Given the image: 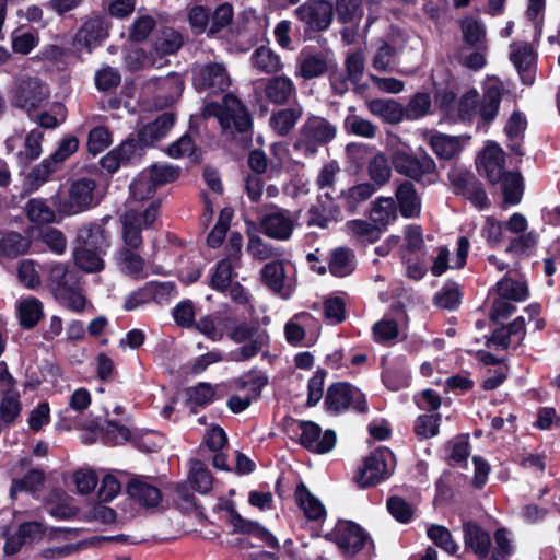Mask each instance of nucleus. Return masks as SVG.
Masks as SVG:
<instances>
[{"label": "nucleus", "instance_id": "f03ea898", "mask_svg": "<svg viewBox=\"0 0 560 560\" xmlns=\"http://www.w3.org/2000/svg\"><path fill=\"white\" fill-rule=\"evenodd\" d=\"M386 150L393 167L399 175L427 185L439 179L435 161L423 149L415 153L408 142L396 135H390L386 140Z\"/></svg>", "mask_w": 560, "mask_h": 560}, {"label": "nucleus", "instance_id": "774afa93", "mask_svg": "<svg viewBox=\"0 0 560 560\" xmlns=\"http://www.w3.org/2000/svg\"><path fill=\"white\" fill-rule=\"evenodd\" d=\"M495 546L491 552L490 560H508L513 552V545L505 529L500 528L494 533Z\"/></svg>", "mask_w": 560, "mask_h": 560}, {"label": "nucleus", "instance_id": "2f4dec72", "mask_svg": "<svg viewBox=\"0 0 560 560\" xmlns=\"http://www.w3.org/2000/svg\"><path fill=\"white\" fill-rule=\"evenodd\" d=\"M493 292L516 303L525 301L529 295L526 281L521 278H512L509 275L495 283Z\"/></svg>", "mask_w": 560, "mask_h": 560}, {"label": "nucleus", "instance_id": "4468645a", "mask_svg": "<svg viewBox=\"0 0 560 560\" xmlns=\"http://www.w3.org/2000/svg\"><path fill=\"white\" fill-rule=\"evenodd\" d=\"M194 86L199 90L212 92L224 91L230 85L229 74L221 63H207L196 66L192 72Z\"/></svg>", "mask_w": 560, "mask_h": 560}, {"label": "nucleus", "instance_id": "37998d69", "mask_svg": "<svg viewBox=\"0 0 560 560\" xmlns=\"http://www.w3.org/2000/svg\"><path fill=\"white\" fill-rule=\"evenodd\" d=\"M261 277L272 291L285 295V271L282 261L276 260L266 264L261 270Z\"/></svg>", "mask_w": 560, "mask_h": 560}, {"label": "nucleus", "instance_id": "f704fd0d", "mask_svg": "<svg viewBox=\"0 0 560 560\" xmlns=\"http://www.w3.org/2000/svg\"><path fill=\"white\" fill-rule=\"evenodd\" d=\"M390 158L383 152L373 155L368 162V174L377 187L386 185L392 177Z\"/></svg>", "mask_w": 560, "mask_h": 560}, {"label": "nucleus", "instance_id": "338daca9", "mask_svg": "<svg viewBox=\"0 0 560 560\" xmlns=\"http://www.w3.org/2000/svg\"><path fill=\"white\" fill-rule=\"evenodd\" d=\"M345 126L347 130L359 137L372 139L376 135V127L371 121L357 115L348 116Z\"/></svg>", "mask_w": 560, "mask_h": 560}, {"label": "nucleus", "instance_id": "412c9836", "mask_svg": "<svg viewBox=\"0 0 560 560\" xmlns=\"http://www.w3.org/2000/svg\"><path fill=\"white\" fill-rule=\"evenodd\" d=\"M465 549L474 552L479 559H486L491 550V537L487 530L474 522L463 525Z\"/></svg>", "mask_w": 560, "mask_h": 560}, {"label": "nucleus", "instance_id": "5fc2aeb1", "mask_svg": "<svg viewBox=\"0 0 560 560\" xmlns=\"http://www.w3.org/2000/svg\"><path fill=\"white\" fill-rule=\"evenodd\" d=\"M486 45L464 47L459 52V62L472 70H479L486 65Z\"/></svg>", "mask_w": 560, "mask_h": 560}, {"label": "nucleus", "instance_id": "2eb2a0df", "mask_svg": "<svg viewBox=\"0 0 560 560\" xmlns=\"http://www.w3.org/2000/svg\"><path fill=\"white\" fill-rule=\"evenodd\" d=\"M175 295V285L172 282H150L131 292L125 300L126 311H133L151 301L162 303Z\"/></svg>", "mask_w": 560, "mask_h": 560}, {"label": "nucleus", "instance_id": "393cba45", "mask_svg": "<svg viewBox=\"0 0 560 560\" xmlns=\"http://www.w3.org/2000/svg\"><path fill=\"white\" fill-rule=\"evenodd\" d=\"M174 116L163 113L154 121L144 125L138 132L141 145H152L162 140L174 125Z\"/></svg>", "mask_w": 560, "mask_h": 560}, {"label": "nucleus", "instance_id": "ea45409f", "mask_svg": "<svg viewBox=\"0 0 560 560\" xmlns=\"http://www.w3.org/2000/svg\"><path fill=\"white\" fill-rule=\"evenodd\" d=\"M371 220L378 226H386L397 219V208L392 197H380L371 209Z\"/></svg>", "mask_w": 560, "mask_h": 560}, {"label": "nucleus", "instance_id": "7c9ffc66", "mask_svg": "<svg viewBox=\"0 0 560 560\" xmlns=\"http://www.w3.org/2000/svg\"><path fill=\"white\" fill-rule=\"evenodd\" d=\"M368 108L388 124H398L405 118V107L395 100L375 98L368 103Z\"/></svg>", "mask_w": 560, "mask_h": 560}, {"label": "nucleus", "instance_id": "f257e3e1", "mask_svg": "<svg viewBox=\"0 0 560 560\" xmlns=\"http://www.w3.org/2000/svg\"><path fill=\"white\" fill-rule=\"evenodd\" d=\"M160 200H153L143 210H137L128 205V209L121 215L124 246L118 252L117 264L120 270L135 278H143L144 259L136 253L141 246V231L150 228L158 218Z\"/></svg>", "mask_w": 560, "mask_h": 560}, {"label": "nucleus", "instance_id": "5701e85b", "mask_svg": "<svg viewBox=\"0 0 560 560\" xmlns=\"http://www.w3.org/2000/svg\"><path fill=\"white\" fill-rule=\"evenodd\" d=\"M525 334V319L520 316L508 326L497 328L492 334L491 343L500 349L516 348L521 345Z\"/></svg>", "mask_w": 560, "mask_h": 560}, {"label": "nucleus", "instance_id": "6ab92c4d", "mask_svg": "<svg viewBox=\"0 0 560 560\" xmlns=\"http://www.w3.org/2000/svg\"><path fill=\"white\" fill-rule=\"evenodd\" d=\"M402 46V35L399 33L392 34L378 46L372 60L373 68L383 72H392L396 67Z\"/></svg>", "mask_w": 560, "mask_h": 560}, {"label": "nucleus", "instance_id": "39448f33", "mask_svg": "<svg viewBox=\"0 0 560 560\" xmlns=\"http://www.w3.org/2000/svg\"><path fill=\"white\" fill-rule=\"evenodd\" d=\"M228 337L235 343L242 346L230 353L231 360L241 362L247 361L269 347L270 337L268 331L255 323H237L228 331Z\"/></svg>", "mask_w": 560, "mask_h": 560}, {"label": "nucleus", "instance_id": "ddd939ff", "mask_svg": "<svg viewBox=\"0 0 560 560\" xmlns=\"http://www.w3.org/2000/svg\"><path fill=\"white\" fill-rule=\"evenodd\" d=\"M300 431V443L306 450L325 454L330 452L336 445V434L331 430L322 431V428L312 421H300L298 423Z\"/></svg>", "mask_w": 560, "mask_h": 560}, {"label": "nucleus", "instance_id": "c9c22d12", "mask_svg": "<svg viewBox=\"0 0 560 560\" xmlns=\"http://www.w3.org/2000/svg\"><path fill=\"white\" fill-rule=\"evenodd\" d=\"M16 311L20 324L25 329L36 326L44 314L42 302L33 296L19 301L16 304Z\"/></svg>", "mask_w": 560, "mask_h": 560}, {"label": "nucleus", "instance_id": "dca6fc26", "mask_svg": "<svg viewBox=\"0 0 560 560\" xmlns=\"http://www.w3.org/2000/svg\"><path fill=\"white\" fill-rule=\"evenodd\" d=\"M299 215L285 209H276L267 213L261 220L266 235L279 241H288L295 226Z\"/></svg>", "mask_w": 560, "mask_h": 560}, {"label": "nucleus", "instance_id": "b1692460", "mask_svg": "<svg viewBox=\"0 0 560 560\" xmlns=\"http://www.w3.org/2000/svg\"><path fill=\"white\" fill-rule=\"evenodd\" d=\"M266 98L276 105H283L296 96L294 82L285 75H275L268 79L264 86Z\"/></svg>", "mask_w": 560, "mask_h": 560}, {"label": "nucleus", "instance_id": "7ed1b4c3", "mask_svg": "<svg viewBox=\"0 0 560 560\" xmlns=\"http://www.w3.org/2000/svg\"><path fill=\"white\" fill-rule=\"evenodd\" d=\"M73 259L84 272H98L104 268L103 256L109 247L108 235L98 224L81 228L77 234Z\"/></svg>", "mask_w": 560, "mask_h": 560}, {"label": "nucleus", "instance_id": "f8f14e48", "mask_svg": "<svg viewBox=\"0 0 560 560\" xmlns=\"http://www.w3.org/2000/svg\"><path fill=\"white\" fill-rule=\"evenodd\" d=\"M325 404L329 410L339 412L349 407H352L359 412L366 410V401L363 393L348 384L336 383L331 385L326 395Z\"/></svg>", "mask_w": 560, "mask_h": 560}, {"label": "nucleus", "instance_id": "4be33fe9", "mask_svg": "<svg viewBox=\"0 0 560 560\" xmlns=\"http://www.w3.org/2000/svg\"><path fill=\"white\" fill-rule=\"evenodd\" d=\"M127 491L135 501L147 509L158 506L162 500L160 489L145 478L131 479Z\"/></svg>", "mask_w": 560, "mask_h": 560}, {"label": "nucleus", "instance_id": "680f3d73", "mask_svg": "<svg viewBox=\"0 0 560 560\" xmlns=\"http://www.w3.org/2000/svg\"><path fill=\"white\" fill-rule=\"evenodd\" d=\"M376 189V186L372 183H360L350 187L345 195L347 206L354 209L359 203L370 199Z\"/></svg>", "mask_w": 560, "mask_h": 560}, {"label": "nucleus", "instance_id": "bb28decb", "mask_svg": "<svg viewBox=\"0 0 560 560\" xmlns=\"http://www.w3.org/2000/svg\"><path fill=\"white\" fill-rule=\"evenodd\" d=\"M107 36V27L98 19L88 20L75 35V44L80 48H86L89 51Z\"/></svg>", "mask_w": 560, "mask_h": 560}, {"label": "nucleus", "instance_id": "69168bd1", "mask_svg": "<svg viewBox=\"0 0 560 560\" xmlns=\"http://www.w3.org/2000/svg\"><path fill=\"white\" fill-rule=\"evenodd\" d=\"M232 283V264L228 259L220 260L211 275V287L218 291H224Z\"/></svg>", "mask_w": 560, "mask_h": 560}, {"label": "nucleus", "instance_id": "72a5a7b5", "mask_svg": "<svg viewBox=\"0 0 560 560\" xmlns=\"http://www.w3.org/2000/svg\"><path fill=\"white\" fill-rule=\"evenodd\" d=\"M464 140L463 137L434 133L430 137L429 144L439 158L448 160L462 150Z\"/></svg>", "mask_w": 560, "mask_h": 560}, {"label": "nucleus", "instance_id": "3c124183", "mask_svg": "<svg viewBox=\"0 0 560 560\" xmlns=\"http://www.w3.org/2000/svg\"><path fill=\"white\" fill-rule=\"evenodd\" d=\"M226 319L223 317L205 316L196 323L197 330L212 341L224 337Z\"/></svg>", "mask_w": 560, "mask_h": 560}, {"label": "nucleus", "instance_id": "4c0bfd02", "mask_svg": "<svg viewBox=\"0 0 560 560\" xmlns=\"http://www.w3.org/2000/svg\"><path fill=\"white\" fill-rule=\"evenodd\" d=\"M55 296L62 306L75 313L82 312L88 303L78 280L73 284L57 289Z\"/></svg>", "mask_w": 560, "mask_h": 560}, {"label": "nucleus", "instance_id": "a878e982", "mask_svg": "<svg viewBox=\"0 0 560 560\" xmlns=\"http://www.w3.org/2000/svg\"><path fill=\"white\" fill-rule=\"evenodd\" d=\"M228 522L234 533L248 534L264 540L269 547H278L277 538L258 523L245 520L234 511L230 513Z\"/></svg>", "mask_w": 560, "mask_h": 560}, {"label": "nucleus", "instance_id": "49530a36", "mask_svg": "<svg viewBox=\"0 0 560 560\" xmlns=\"http://www.w3.org/2000/svg\"><path fill=\"white\" fill-rule=\"evenodd\" d=\"M182 45V35L172 28H165L159 33L154 40V52L162 58L165 55L176 52Z\"/></svg>", "mask_w": 560, "mask_h": 560}, {"label": "nucleus", "instance_id": "c756f323", "mask_svg": "<svg viewBox=\"0 0 560 560\" xmlns=\"http://www.w3.org/2000/svg\"><path fill=\"white\" fill-rule=\"evenodd\" d=\"M295 501L310 521H320L326 516V510L318 498L313 495L304 483L295 489Z\"/></svg>", "mask_w": 560, "mask_h": 560}, {"label": "nucleus", "instance_id": "0e129e2a", "mask_svg": "<svg viewBox=\"0 0 560 560\" xmlns=\"http://www.w3.org/2000/svg\"><path fill=\"white\" fill-rule=\"evenodd\" d=\"M410 371L400 365L395 369H387L383 374V382L390 390H399L409 385Z\"/></svg>", "mask_w": 560, "mask_h": 560}, {"label": "nucleus", "instance_id": "6e6552de", "mask_svg": "<svg viewBox=\"0 0 560 560\" xmlns=\"http://www.w3.org/2000/svg\"><path fill=\"white\" fill-rule=\"evenodd\" d=\"M326 537L335 542L346 557L350 558L363 550L370 556L374 548L369 534L351 521H338Z\"/></svg>", "mask_w": 560, "mask_h": 560}, {"label": "nucleus", "instance_id": "cd10ccee", "mask_svg": "<svg viewBox=\"0 0 560 560\" xmlns=\"http://www.w3.org/2000/svg\"><path fill=\"white\" fill-rule=\"evenodd\" d=\"M396 199L402 217H418L421 211V200L417 194L415 185L409 180H404L396 189Z\"/></svg>", "mask_w": 560, "mask_h": 560}, {"label": "nucleus", "instance_id": "f3484780", "mask_svg": "<svg viewBox=\"0 0 560 560\" xmlns=\"http://www.w3.org/2000/svg\"><path fill=\"white\" fill-rule=\"evenodd\" d=\"M295 15L313 31L327 28L332 20V4L325 0L308 1L295 10Z\"/></svg>", "mask_w": 560, "mask_h": 560}, {"label": "nucleus", "instance_id": "20e7f679", "mask_svg": "<svg viewBox=\"0 0 560 560\" xmlns=\"http://www.w3.org/2000/svg\"><path fill=\"white\" fill-rule=\"evenodd\" d=\"M501 98L502 84L499 81H489L486 84L482 98L476 90H469L458 101V118L463 121H471L480 117L482 125H487L497 117Z\"/></svg>", "mask_w": 560, "mask_h": 560}, {"label": "nucleus", "instance_id": "a19ab883", "mask_svg": "<svg viewBox=\"0 0 560 560\" xmlns=\"http://www.w3.org/2000/svg\"><path fill=\"white\" fill-rule=\"evenodd\" d=\"M315 323L308 313H300L293 316L284 327L285 339L291 345H299L305 338V330Z\"/></svg>", "mask_w": 560, "mask_h": 560}, {"label": "nucleus", "instance_id": "09e8293b", "mask_svg": "<svg viewBox=\"0 0 560 560\" xmlns=\"http://www.w3.org/2000/svg\"><path fill=\"white\" fill-rule=\"evenodd\" d=\"M504 201L511 205L520 203L523 196V178L518 173H505L501 180Z\"/></svg>", "mask_w": 560, "mask_h": 560}, {"label": "nucleus", "instance_id": "603ef678", "mask_svg": "<svg viewBox=\"0 0 560 560\" xmlns=\"http://www.w3.org/2000/svg\"><path fill=\"white\" fill-rule=\"evenodd\" d=\"M460 28L468 46L486 45V27L479 20L468 16L462 21Z\"/></svg>", "mask_w": 560, "mask_h": 560}, {"label": "nucleus", "instance_id": "a18cd8bd", "mask_svg": "<svg viewBox=\"0 0 560 560\" xmlns=\"http://www.w3.org/2000/svg\"><path fill=\"white\" fill-rule=\"evenodd\" d=\"M22 406L20 401V393L16 388L2 390L0 401V419L4 423L11 424L19 417Z\"/></svg>", "mask_w": 560, "mask_h": 560}, {"label": "nucleus", "instance_id": "9b49d317", "mask_svg": "<svg viewBox=\"0 0 560 560\" xmlns=\"http://www.w3.org/2000/svg\"><path fill=\"white\" fill-rule=\"evenodd\" d=\"M49 91L46 84L37 78H27L19 81L13 90L12 103L31 115L42 107L48 98Z\"/></svg>", "mask_w": 560, "mask_h": 560}, {"label": "nucleus", "instance_id": "79ce46f5", "mask_svg": "<svg viewBox=\"0 0 560 560\" xmlns=\"http://www.w3.org/2000/svg\"><path fill=\"white\" fill-rule=\"evenodd\" d=\"M25 213L34 224H49L56 218L54 209L40 198L30 199L25 206Z\"/></svg>", "mask_w": 560, "mask_h": 560}, {"label": "nucleus", "instance_id": "052dcab7", "mask_svg": "<svg viewBox=\"0 0 560 560\" xmlns=\"http://www.w3.org/2000/svg\"><path fill=\"white\" fill-rule=\"evenodd\" d=\"M143 172L148 175L150 174V179L153 180L158 187H160L175 180L178 177L179 168L170 164L162 163L153 164L152 166L144 168Z\"/></svg>", "mask_w": 560, "mask_h": 560}, {"label": "nucleus", "instance_id": "473e14b6", "mask_svg": "<svg viewBox=\"0 0 560 560\" xmlns=\"http://www.w3.org/2000/svg\"><path fill=\"white\" fill-rule=\"evenodd\" d=\"M326 69L327 62L322 55L302 50L298 57L295 75L310 80L322 75Z\"/></svg>", "mask_w": 560, "mask_h": 560}, {"label": "nucleus", "instance_id": "c85d7f7f", "mask_svg": "<svg viewBox=\"0 0 560 560\" xmlns=\"http://www.w3.org/2000/svg\"><path fill=\"white\" fill-rule=\"evenodd\" d=\"M303 115V107L295 104L289 108L273 112L269 118L271 129L279 136H287Z\"/></svg>", "mask_w": 560, "mask_h": 560}, {"label": "nucleus", "instance_id": "e2e57ef3", "mask_svg": "<svg viewBox=\"0 0 560 560\" xmlns=\"http://www.w3.org/2000/svg\"><path fill=\"white\" fill-rule=\"evenodd\" d=\"M431 107V97L428 93H417L405 108L407 119H418L425 116Z\"/></svg>", "mask_w": 560, "mask_h": 560}, {"label": "nucleus", "instance_id": "a211bd4d", "mask_svg": "<svg viewBox=\"0 0 560 560\" xmlns=\"http://www.w3.org/2000/svg\"><path fill=\"white\" fill-rule=\"evenodd\" d=\"M510 59L516 68L522 82L532 85L536 75V52L526 43L511 45Z\"/></svg>", "mask_w": 560, "mask_h": 560}, {"label": "nucleus", "instance_id": "aec40b11", "mask_svg": "<svg viewBox=\"0 0 560 560\" xmlns=\"http://www.w3.org/2000/svg\"><path fill=\"white\" fill-rule=\"evenodd\" d=\"M505 156L503 150L495 143H489L478 158V168L483 172L492 184L501 180L504 173Z\"/></svg>", "mask_w": 560, "mask_h": 560}, {"label": "nucleus", "instance_id": "58836bf2", "mask_svg": "<svg viewBox=\"0 0 560 560\" xmlns=\"http://www.w3.org/2000/svg\"><path fill=\"white\" fill-rule=\"evenodd\" d=\"M44 482V472L39 469L30 470L23 478L13 479L10 497L16 499L22 492L34 495Z\"/></svg>", "mask_w": 560, "mask_h": 560}, {"label": "nucleus", "instance_id": "9d476101", "mask_svg": "<svg viewBox=\"0 0 560 560\" xmlns=\"http://www.w3.org/2000/svg\"><path fill=\"white\" fill-rule=\"evenodd\" d=\"M394 464V454L388 448H378L364 460L357 482L363 488L374 486L390 476Z\"/></svg>", "mask_w": 560, "mask_h": 560}, {"label": "nucleus", "instance_id": "1a4fd4ad", "mask_svg": "<svg viewBox=\"0 0 560 560\" xmlns=\"http://www.w3.org/2000/svg\"><path fill=\"white\" fill-rule=\"evenodd\" d=\"M96 185L91 178H79L70 187L68 195L56 194L52 197L57 210L65 215H73L83 212L95 205L97 200L94 196Z\"/></svg>", "mask_w": 560, "mask_h": 560}, {"label": "nucleus", "instance_id": "864d4df0", "mask_svg": "<svg viewBox=\"0 0 560 560\" xmlns=\"http://www.w3.org/2000/svg\"><path fill=\"white\" fill-rule=\"evenodd\" d=\"M150 174L148 175L142 171L130 184V196L132 200H145L154 195L158 186L150 179Z\"/></svg>", "mask_w": 560, "mask_h": 560}, {"label": "nucleus", "instance_id": "de8ad7c7", "mask_svg": "<svg viewBox=\"0 0 560 560\" xmlns=\"http://www.w3.org/2000/svg\"><path fill=\"white\" fill-rule=\"evenodd\" d=\"M354 269L353 254L347 248H337L329 260V270L334 276L346 277Z\"/></svg>", "mask_w": 560, "mask_h": 560}, {"label": "nucleus", "instance_id": "8fccbe9b", "mask_svg": "<svg viewBox=\"0 0 560 560\" xmlns=\"http://www.w3.org/2000/svg\"><path fill=\"white\" fill-rule=\"evenodd\" d=\"M215 396V388L209 383H199L196 386L186 389L187 402L192 412L197 407H203L210 404Z\"/></svg>", "mask_w": 560, "mask_h": 560}, {"label": "nucleus", "instance_id": "6e6d98bb", "mask_svg": "<svg viewBox=\"0 0 560 560\" xmlns=\"http://www.w3.org/2000/svg\"><path fill=\"white\" fill-rule=\"evenodd\" d=\"M48 270V280L54 288V293L56 294V290L60 287H68L73 284L78 278L77 276L69 271L63 264L54 262L47 265Z\"/></svg>", "mask_w": 560, "mask_h": 560}, {"label": "nucleus", "instance_id": "bf43d9fd", "mask_svg": "<svg viewBox=\"0 0 560 560\" xmlns=\"http://www.w3.org/2000/svg\"><path fill=\"white\" fill-rule=\"evenodd\" d=\"M428 536L440 548L447 553L454 555L459 549L458 545L453 540L450 530L440 525H432L428 529Z\"/></svg>", "mask_w": 560, "mask_h": 560}, {"label": "nucleus", "instance_id": "4d7b16f0", "mask_svg": "<svg viewBox=\"0 0 560 560\" xmlns=\"http://www.w3.org/2000/svg\"><path fill=\"white\" fill-rule=\"evenodd\" d=\"M28 248V240L19 233H8L0 241V249L3 254L11 257L23 255Z\"/></svg>", "mask_w": 560, "mask_h": 560}, {"label": "nucleus", "instance_id": "0eeeda50", "mask_svg": "<svg viewBox=\"0 0 560 560\" xmlns=\"http://www.w3.org/2000/svg\"><path fill=\"white\" fill-rule=\"evenodd\" d=\"M203 115L215 117L225 131L243 132L250 127V117L241 101L232 94H225L222 102L206 105Z\"/></svg>", "mask_w": 560, "mask_h": 560}, {"label": "nucleus", "instance_id": "c03bdc74", "mask_svg": "<svg viewBox=\"0 0 560 560\" xmlns=\"http://www.w3.org/2000/svg\"><path fill=\"white\" fill-rule=\"evenodd\" d=\"M252 61L256 69L265 73H276L283 68L280 57L265 46L255 50L252 56Z\"/></svg>", "mask_w": 560, "mask_h": 560}, {"label": "nucleus", "instance_id": "13d9d810", "mask_svg": "<svg viewBox=\"0 0 560 560\" xmlns=\"http://www.w3.org/2000/svg\"><path fill=\"white\" fill-rule=\"evenodd\" d=\"M232 217L233 212L231 209L224 208L221 210L217 224L214 225V228L207 237V242L210 247L215 248L222 244L225 234L230 228Z\"/></svg>", "mask_w": 560, "mask_h": 560}, {"label": "nucleus", "instance_id": "e433bc0d", "mask_svg": "<svg viewBox=\"0 0 560 560\" xmlns=\"http://www.w3.org/2000/svg\"><path fill=\"white\" fill-rule=\"evenodd\" d=\"M57 170V166L48 158L44 159L39 164L32 167L26 175L23 185L24 191L26 194L36 191Z\"/></svg>", "mask_w": 560, "mask_h": 560}, {"label": "nucleus", "instance_id": "423d86ee", "mask_svg": "<svg viewBox=\"0 0 560 560\" xmlns=\"http://www.w3.org/2000/svg\"><path fill=\"white\" fill-rule=\"evenodd\" d=\"M337 136V127L326 118L311 115L299 130L294 148L304 156H314L320 147L332 141Z\"/></svg>", "mask_w": 560, "mask_h": 560}]
</instances>
